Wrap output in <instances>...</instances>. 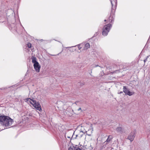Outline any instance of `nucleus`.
Masks as SVG:
<instances>
[{"label":"nucleus","mask_w":150,"mask_h":150,"mask_svg":"<svg viewBox=\"0 0 150 150\" xmlns=\"http://www.w3.org/2000/svg\"><path fill=\"white\" fill-rule=\"evenodd\" d=\"M13 122V120L9 116L5 115L0 116V123L3 126L6 127H10Z\"/></svg>","instance_id":"nucleus-1"},{"label":"nucleus","mask_w":150,"mask_h":150,"mask_svg":"<svg viewBox=\"0 0 150 150\" xmlns=\"http://www.w3.org/2000/svg\"><path fill=\"white\" fill-rule=\"evenodd\" d=\"M31 59L32 60V63L34 64L33 66L34 69L37 72H39L40 68V66L37 61L36 58L35 57H32Z\"/></svg>","instance_id":"nucleus-2"},{"label":"nucleus","mask_w":150,"mask_h":150,"mask_svg":"<svg viewBox=\"0 0 150 150\" xmlns=\"http://www.w3.org/2000/svg\"><path fill=\"white\" fill-rule=\"evenodd\" d=\"M112 25L110 24L105 25L103 29L102 34L103 36H106L108 33L110 31V29L112 27Z\"/></svg>","instance_id":"nucleus-3"},{"label":"nucleus","mask_w":150,"mask_h":150,"mask_svg":"<svg viewBox=\"0 0 150 150\" xmlns=\"http://www.w3.org/2000/svg\"><path fill=\"white\" fill-rule=\"evenodd\" d=\"M14 14V11L12 9L8 10L6 13L7 19L9 17H10L11 18L13 17Z\"/></svg>","instance_id":"nucleus-4"},{"label":"nucleus","mask_w":150,"mask_h":150,"mask_svg":"<svg viewBox=\"0 0 150 150\" xmlns=\"http://www.w3.org/2000/svg\"><path fill=\"white\" fill-rule=\"evenodd\" d=\"M135 131L131 132L127 137V139L129 140L131 142H132L134 139L135 137Z\"/></svg>","instance_id":"nucleus-5"},{"label":"nucleus","mask_w":150,"mask_h":150,"mask_svg":"<svg viewBox=\"0 0 150 150\" xmlns=\"http://www.w3.org/2000/svg\"><path fill=\"white\" fill-rule=\"evenodd\" d=\"M87 132L85 130H82V129L79 131L80 133L78 134V138H81L83 135L84 133Z\"/></svg>","instance_id":"nucleus-6"},{"label":"nucleus","mask_w":150,"mask_h":150,"mask_svg":"<svg viewBox=\"0 0 150 150\" xmlns=\"http://www.w3.org/2000/svg\"><path fill=\"white\" fill-rule=\"evenodd\" d=\"M33 106L37 110L40 111L41 110V108L40 103L38 102H36Z\"/></svg>","instance_id":"nucleus-7"},{"label":"nucleus","mask_w":150,"mask_h":150,"mask_svg":"<svg viewBox=\"0 0 150 150\" xmlns=\"http://www.w3.org/2000/svg\"><path fill=\"white\" fill-rule=\"evenodd\" d=\"M123 128L120 127H117L116 129V131L117 132L122 133L123 132Z\"/></svg>","instance_id":"nucleus-8"},{"label":"nucleus","mask_w":150,"mask_h":150,"mask_svg":"<svg viewBox=\"0 0 150 150\" xmlns=\"http://www.w3.org/2000/svg\"><path fill=\"white\" fill-rule=\"evenodd\" d=\"M112 139V136L110 135L108 136V138L106 140L105 142H109Z\"/></svg>","instance_id":"nucleus-9"},{"label":"nucleus","mask_w":150,"mask_h":150,"mask_svg":"<svg viewBox=\"0 0 150 150\" xmlns=\"http://www.w3.org/2000/svg\"><path fill=\"white\" fill-rule=\"evenodd\" d=\"M129 91L128 89L125 86H124L123 88V92L125 93V95L126 94L127 91Z\"/></svg>","instance_id":"nucleus-10"},{"label":"nucleus","mask_w":150,"mask_h":150,"mask_svg":"<svg viewBox=\"0 0 150 150\" xmlns=\"http://www.w3.org/2000/svg\"><path fill=\"white\" fill-rule=\"evenodd\" d=\"M134 94V92H131L130 91H127V92L126 94V95H128L129 96H131V95H133Z\"/></svg>","instance_id":"nucleus-11"},{"label":"nucleus","mask_w":150,"mask_h":150,"mask_svg":"<svg viewBox=\"0 0 150 150\" xmlns=\"http://www.w3.org/2000/svg\"><path fill=\"white\" fill-rule=\"evenodd\" d=\"M90 47V45L88 43H87L85 44V49H87Z\"/></svg>","instance_id":"nucleus-12"},{"label":"nucleus","mask_w":150,"mask_h":150,"mask_svg":"<svg viewBox=\"0 0 150 150\" xmlns=\"http://www.w3.org/2000/svg\"><path fill=\"white\" fill-rule=\"evenodd\" d=\"M29 99H30L32 101V103L30 102V103L32 105H33V106H34V105H35V103H36V102L35 100L32 99L30 98H29Z\"/></svg>","instance_id":"nucleus-13"},{"label":"nucleus","mask_w":150,"mask_h":150,"mask_svg":"<svg viewBox=\"0 0 150 150\" xmlns=\"http://www.w3.org/2000/svg\"><path fill=\"white\" fill-rule=\"evenodd\" d=\"M75 147L73 146L72 147H70L69 148L68 150H75Z\"/></svg>","instance_id":"nucleus-14"},{"label":"nucleus","mask_w":150,"mask_h":150,"mask_svg":"<svg viewBox=\"0 0 150 150\" xmlns=\"http://www.w3.org/2000/svg\"><path fill=\"white\" fill-rule=\"evenodd\" d=\"M78 135V134L76 135L75 136V137H74V135H73L72 136L71 138L73 139V138H74L75 139H76V138L79 139Z\"/></svg>","instance_id":"nucleus-15"},{"label":"nucleus","mask_w":150,"mask_h":150,"mask_svg":"<svg viewBox=\"0 0 150 150\" xmlns=\"http://www.w3.org/2000/svg\"><path fill=\"white\" fill-rule=\"evenodd\" d=\"M28 47V48H30L31 47V44L30 43H28L27 44Z\"/></svg>","instance_id":"nucleus-16"},{"label":"nucleus","mask_w":150,"mask_h":150,"mask_svg":"<svg viewBox=\"0 0 150 150\" xmlns=\"http://www.w3.org/2000/svg\"><path fill=\"white\" fill-rule=\"evenodd\" d=\"M149 57V56H147L146 57V59L144 60V62H145L147 60L148 58Z\"/></svg>","instance_id":"nucleus-17"},{"label":"nucleus","mask_w":150,"mask_h":150,"mask_svg":"<svg viewBox=\"0 0 150 150\" xmlns=\"http://www.w3.org/2000/svg\"><path fill=\"white\" fill-rule=\"evenodd\" d=\"M75 150H82L81 149H80L79 147H75Z\"/></svg>","instance_id":"nucleus-18"},{"label":"nucleus","mask_w":150,"mask_h":150,"mask_svg":"<svg viewBox=\"0 0 150 150\" xmlns=\"http://www.w3.org/2000/svg\"><path fill=\"white\" fill-rule=\"evenodd\" d=\"M110 17L109 18V21L110 23H112V21H113V20L112 19H110Z\"/></svg>","instance_id":"nucleus-19"},{"label":"nucleus","mask_w":150,"mask_h":150,"mask_svg":"<svg viewBox=\"0 0 150 150\" xmlns=\"http://www.w3.org/2000/svg\"><path fill=\"white\" fill-rule=\"evenodd\" d=\"M78 49L79 50H80V49H81V47H80V45H79L78 46Z\"/></svg>","instance_id":"nucleus-20"},{"label":"nucleus","mask_w":150,"mask_h":150,"mask_svg":"<svg viewBox=\"0 0 150 150\" xmlns=\"http://www.w3.org/2000/svg\"><path fill=\"white\" fill-rule=\"evenodd\" d=\"M122 93H123L122 91H120V92H118V93L119 94Z\"/></svg>","instance_id":"nucleus-21"},{"label":"nucleus","mask_w":150,"mask_h":150,"mask_svg":"<svg viewBox=\"0 0 150 150\" xmlns=\"http://www.w3.org/2000/svg\"><path fill=\"white\" fill-rule=\"evenodd\" d=\"M80 110H81V108H79L78 109V111H79Z\"/></svg>","instance_id":"nucleus-22"},{"label":"nucleus","mask_w":150,"mask_h":150,"mask_svg":"<svg viewBox=\"0 0 150 150\" xmlns=\"http://www.w3.org/2000/svg\"><path fill=\"white\" fill-rule=\"evenodd\" d=\"M95 65V66H94L95 67H96L98 66V65Z\"/></svg>","instance_id":"nucleus-23"},{"label":"nucleus","mask_w":150,"mask_h":150,"mask_svg":"<svg viewBox=\"0 0 150 150\" xmlns=\"http://www.w3.org/2000/svg\"><path fill=\"white\" fill-rule=\"evenodd\" d=\"M67 137L68 138H70L69 137V136H67Z\"/></svg>","instance_id":"nucleus-24"},{"label":"nucleus","mask_w":150,"mask_h":150,"mask_svg":"<svg viewBox=\"0 0 150 150\" xmlns=\"http://www.w3.org/2000/svg\"><path fill=\"white\" fill-rule=\"evenodd\" d=\"M106 21V20H104V21Z\"/></svg>","instance_id":"nucleus-25"},{"label":"nucleus","mask_w":150,"mask_h":150,"mask_svg":"<svg viewBox=\"0 0 150 150\" xmlns=\"http://www.w3.org/2000/svg\"><path fill=\"white\" fill-rule=\"evenodd\" d=\"M83 130H84V128H83ZM82 129V130H83L82 129Z\"/></svg>","instance_id":"nucleus-26"},{"label":"nucleus","mask_w":150,"mask_h":150,"mask_svg":"<svg viewBox=\"0 0 150 150\" xmlns=\"http://www.w3.org/2000/svg\"><path fill=\"white\" fill-rule=\"evenodd\" d=\"M83 130H84V128H83ZM82 129V130H83L82 129Z\"/></svg>","instance_id":"nucleus-27"},{"label":"nucleus","mask_w":150,"mask_h":150,"mask_svg":"<svg viewBox=\"0 0 150 150\" xmlns=\"http://www.w3.org/2000/svg\"><path fill=\"white\" fill-rule=\"evenodd\" d=\"M75 103L76 104V102Z\"/></svg>","instance_id":"nucleus-28"},{"label":"nucleus","mask_w":150,"mask_h":150,"mask_svg":"<svg viewBox=\"0 0 150 150\" xmlns=\"http://www.w3.org/2000/svg\"><path fill=\"white\" fill-rule=\"evenodd\" d=\"M68 47L70 48L71 47H68Z\"/></svg>","instance_id":"nucleus-29"}]
</instances>
